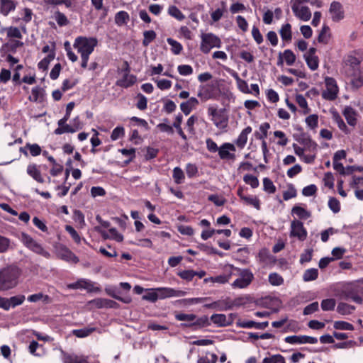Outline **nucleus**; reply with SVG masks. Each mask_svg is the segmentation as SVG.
<instances>
[{
	"mask_svg": "<svg viewBox=\"0 0 363 363\" xmlns=\"http://www.w3.org/2000/svg\"><path fill=\"white\" fill-rule=\"evenodd\" d=\"M175 319L179 321L186 322L181 323L180 326L182 328H189L194 330L211 325V321L207 315L198 318L194 313L186 314L180 313L175 314Z\"/></svg>",
	"mask_w": 363,
	"mask_h": 363,
	"instance_id": "obj_1",
	"label": "nucleus"
},
{
	"mask_svg": "<svg viewBox=\"0 0 363 363\" xmlns=\"http://www.w3.org/2000/svg\"><path fill=\"white\" fill-rule=\"evenodd\" d=\"M21 275L20 269L13 266H9L0 270V291H6L14 288Z\"/></svg>",
	"mask_w": 363,
	"mask_h": 363,
	"instance_id": "obj_2",
	"label": "nucleus"
},
{
	"mask_svg": "<svg viewBox=\"0 0 363 363\" xmlns=\"http://www.w3.org/2000/svg\"><path fill=\"white\" fill-rule=\"evenodd\" d=\"M228 267L233 269L235 274L233 276L239 277L231 284L233 289H245L254 280V274L250 269H241L232 264L228 265Z\"/></svg>",
	"mask_w": 363,
	"mask_h": 363,
	"instance_id": "obj_3",
	"label": "nucleus"
},
{
	"mask_svg": "<svg viewBox=\"0 0 363 363\" xmlns=\"http://www.w3.org/2000/svg\"><path fill=\"white\" fill-rule=\"evenodd\" d=\"M219 95L220 89L217 82H211L199 86L197 96L201 101L217 99Z\"/></svg>",
	"mask_w": 363,
	"mask_h": 363,
	"instance_id": "obj_4",
	"label": "nucleus"
},
{
	"mask_svg": "<svg viewBox=\"0 0 363 363\" xmlns=\"http://www.w3.org/2000/svg\"><path fill=\"white\" fill-rule=\"evenodd\" d=\"M98 45V40L95 37L78 36L75 38L73 47L78 53H92Z\"/></svg>",
	"mask_w": 363,
	"mask_h": 363,
	"instance_id": "obj_5",
	"label": "nucleus"
},
{
	"mask_svg": "<svg viewBox=\"0 0 363 363\" xmlns=\"http://www.w3.org/2000/svg\"><path fill=\"white\" fill-rule=\"evenodd\" d=\"M200 50L208 54L213 48H220L222 45L221 40L213 33H205L201 35Z\"/></svg>",
	"mask_w": 363,
	"mask_h": 363,
	"instance_id": "obj_6",
	"label": "nucleus"
},
{
	"mask_svg": "<svg viewBox=\"0 0 363 363\" xmlns=\"http://www.w3.org/2000/svg\"><path fill=\"white\" fill-rule=\"evenodd\" d=\"M363 288L357 284H348L342 291V296L346 300H351L357 303H362Z\"/></svg>",
	"mask_w": 363,
	"mask_h": 363,
	"instance_id": "obj_7",
	"label": "nucleus"
},
{
	"mask_svg": "<svg viewBox=\"0 0 363 363\" xmlns=\"http://www.w3.org/2000/svg\"><path fill=\"white\" fill-rule=\"evenodd\" d=\"M208 114L211 116V121L217 128L221 129L227 127L228 118L225 115V110L224 108L218 110L213 106H209L208 108Z\"/></svg>",
	"mask_w": 363,
	"mask_h": 363,
	"instance_id": "obj_8",
	"label": "nucleus"
},
{
	"mask_svg": "<svg viewBox=\"0 0 363 363\" xmlns=\"http://www.w3.org/2000/svg\"><path fill=\"white\" fill-rule=\"evenodd\" d=\"M326 89L323 91L322 97L326 100L334 101L338 94V86L336 80L330 77L325 78Z\"/></svg>",
	"mask_w": 363,
	"mask_h": 363,
	"instance_id": "obj_9",
	"label": "nucleus"
},
{
	"mask_svg": "<svg viewBox=\"0 0 363 363\" xmlns=\"http://www.w3.org/2000/svg\"><path fill=\"white\" fill-rule=\"evenodd\" d=\"M238 305H240V303L238 302V299L233 301L230 299H226L218 300L211 303H206L203 305V307L206 308L216 309L218 311H227L232 309L234 306Z\"/></svg>",
	"mask_w": 363,
	"mask_h": 363,
	"instance_id": "obj_10",
	"label": "nucleus"
},
{
	"mask_svg": "<svg viewBox=\"0 0 363 363\" xmlns=\"http://www.w3.org/2000/svg\"><path fill=\"white\" fill-rule=\"evenodd\" d=\"M307 230L304 228L303 224L301 221L298 220H294L291 223V237H296L300 241H303L307 238Z\"/></svg>",
	"mask_w": 363,
	"mask_h": 363,
	"instance_id": "obj_11",
	"label": "nucleus"
},
{
	"mask_svg": "<svg viewBox=\"0 0 363 363\" xmlns=\"http://www.w3.org/2000/svg\"><path fill=\"white\" fill-rule=\"evenodd\" d=\"M329 13L334 22H339L345 18L343 6L339 1H334L330 4Z\"/></svg>",
	"mask_w": 363,
	"mask_h": 363,
	"instance_id": "obj_12",
	"label": "nucleus"
},
{
	"mask_svg": "<svg viewBox=\"0 0 363 363\" xmlns=\"http://www.w3.org/2000/svg\"><path fill=\"white\" fill-rule=\"evenodd\" d=\"M158 291L160 299H164L170 297H180L186 295V292L182 290H177L169 287H161L156 289Z\"/></svg>",
	"mask_w": 363,
	"mask_h": 363,
	"instance_id": "obj_13",
	"label": "nucleus"
},
{
	"mask_svg": "<svg viewBox=\"0 0 363 363\" xmlns=\"http://www.w3.org/2000/svg\"><path fill=\"white\" fill-rule=\"evenodd\" d=\"M235 150L236 149L233 144L225 143L219 147L218 155L221 160H234L235 155L231 153L230 151L235 152Z\"/></svg>",
	"mask_w": 363,
	"mask_h": 363,
	"instance_id": "obj_14",
	"label": "nucleus"
},
{
	"mask_svg": "<svg viewBox=\"0 0 363 363\" xmlns=\"http://www.w3.org/2000/svg\"><path fill=\"white\" fill-rule=\"evenodd\" d=\"M316 51V48H311L304 55L306 64L312 71L316 70L319 66V59L318 57L315 55Z\"/></svg>",
	"mask_w": 363,
	"mask_h": 363,
	"instance_id": "obj_15",
	"label": "nucleus"
},
{
	"mask_svg": "<svg viewBox=\"0 0 363 363\" xmlns=\"http://www.w3.org/2000/svg\"><path fill=\"white\" fill-rule=\"evenodd\" d=\"M294 138L297 142H298L300 144L304 145V147L310 150V151H315L317 149V144L315 142L312 140L311 137L306 133L301 132L298 135H294Z\"/></svg>",
	"mask_w": 363,
	"mask_h": 363,
	"instance_id": "obj_16",
	"label": "nucleus"
},
{
	"mask_svg": "<svg viewBox=\"0 0 363 363\" xmlns=\"http://www.w3.org/2000/svg\"><path fill=\"white\" fill-rule=\"evenodd\" d=\"M345 63L346 66L345 69L347 74L352 72H354V74L359 72L360 61L357 57L352 55H348L345 61Z\"/></svg>",
	"mask_w": 363,
	"mask_h": 363,
	"instance_id": "obj_17",
	"label": "nucleus"
},
{
	"mask_svg": "<svg viewBox=\"0 0 363 363\" xmlns=\"http://www.w3.org/2000/svg\"><path fill=\"white\" fill-rule=\"evenodd\" d=\"M62 361L64 363H89V357L77 355L62 352Z\"/></svg>",
	"mask_w": 363,
	"mask_h": 363,
	"instance_id": "obj_18",
	"label": "nucleus"
},
{
	"mask_svg": "<svg viewBox=\"0 0 363 363\" xmlns=\"http://www.w3.org/2000/svg\"><path fill=\"white\" fill-rule=\"evenodd\" d=\"M137 82L136 76L128 73H124L123 77L116 81V85L122 88H129Z\"/></svg>",
	"mask_w": 363,
	"mask_h": 363,
	"instance_id": "obj_19",
	"label": "nucleus"
},
{
	"mask_svg": "<svg viewBox=\"0 0 363 363\" xmlns=\"http://www.w3.org/2000/svg\"><path fill=\"white\" fill-rule=\"evenodd\" d=\"M63 121L62 119H60L57 122L58 127L54 130L55 135H62L65 133H73L81 128L80 127H72L67 124V121Z\"/></svg>",
	"mask_w": 363,
	"mask_h": 363,
	"instance_id": "obj_20",
	"label": "nucleus"
},
{
	"mask_svg": "<svg viewBox=\"0 0 363 363\" xmlns=\"http://www.w3.org/2000/svg\"><path fill=\"white\" fill-rule=\"evenodd\" d=\"M17 6L14 0H0V13L6 16L11 11H13Z\"/></svg>",
	"mask_w": 363,
	"mask_h": 363,
	"instance_id": "obj_21",
	"label": "nucleus"
},
{
	"mask_svg": "<svg viewBox=\"0 0 363 363\" xmlns=\"http://www.w3.org/2000/svg\"><path fill=\"white\" fill-rule=\"evenodd\" d=\"M269 325V322H262L258 323L253 320H244L239 321L238 323V326L242 328H255L256 329L264 330Z\"/></svg>",
	"mask_w": 363,
	"mask_h": 363,
	"instance_id": "obj_22",
	"label": "nucleus"
},
{
	"mask_svg": "<svg viewBox=\"0 0 363 363\" xmlns=\"http://www.w3.org/2000/svg\"><path fill=\"white\" fill-rule=\"evenodd\" d=\"M199 104V102L196 98L191 97L189 100L180 104V108L186 116H188L194 108H196Z\"/></svg>",
	"mask_w": 363,
	"mask_h": 363,
	"instance_id": "obj_23",
	"label": "nucleus"
},
{
	"mask_svg": "<svg viewBox=\"0 0 363 363\" xmlns=\"http://www.w3.org/2000/svg\"><path fill=\"white\" fill-rule=\"evenodd\" d=\"M252 129L250 126H247L244 128L238 138L235 141V145L240 149L244 148L247 142V135L252 132Z\"/></svg>",
	"mask_w": 363,
	"mask_h": 363,
	"instance_id": "obj_24",
	"label": "nucleus"
},
{
	"mask_svg": "<svg viewBox=\"0 0 363 363\" xmlns=\"http://www.w3.org/2000/svg\"><path fill=\"white\" fill-rule=\"evenodd\" d=\"M59 256L62 259L67 262L77 263L79 261V258L66 247L61 249V251L59 252Z\"/></svg>",
	"mask_w": 363,
	"mask_h": 363,
	"instance_id": "obj_25",
	"label": "nucleus"
},
{
	"mask_svg": "<svg viewBox=\"0 0 363 363\" xmlns=\"http://www.w3.org/2000/svg\"><path fill=\"white\" fill-rule=\"evenodd\" d=\"M235 274L233 269H230L228 266L225 269V273L212 278L213 282L225 284L230 281L233 274Z\"/></svg>",
	"mask_w": 363,
	"mask_h": 363,
	"instance_id": "obj_26",
	"label": "nucleus"
},
{
	"mask_svg": "<svg viewBox=\"0 0 363 363\" xmlns=\"http://www.w3.org/2000/svg\"><path fill=\"white\" fill-rule=\"evenodd\" d=\"M293 12L297 18L303 21H308L311 17V12L308 6L296 7V10Z\"/></svg>",
	"mask_w": 363,
	"mask_h": 363,
	"instance_id": "obj_27",
	"label": "nucleus"
},
{
	"mask_svg": "<svg viewBox=\"0 0 363 363\" xmlns=\"http://www.w3.org/2000/svg\"><path fill=\"white\" fill-rule=\"evenodd\" d=\"M343 116H345L347 123L350 125L354 126L357 123L356 112L350 106H347L343 111Z\"/></svg>",
	"mask_w": 363,
	"mask_h": 363,
	"instance_id": "obj_28",
	"label": "nucleus"
},
{
	"mask_svg": "<svg viewBox=\"0 0 363 363\" xmlns=\"http://www.w3.org/2000/svg\"><path fill=\"white\" fill-rule=\"evenodd\" d=\"M27 173L36 182L43 183L44 179L36 164H29L27 167Z\"/></svg>",
	"mask_w": 363,
	"mask_h": 363,
	"instance_id": "obj_29",
	"label": "nucleus"
},
{
	"mask_svg": "<svg viewBox=\"0 0 363 363\" xmlns=\"http://www.w3.org/2000/svg\"><path fill=\"white\" fill-rule=\"evenodd\" d=\"M27 300L29 302L32 303H35L39 301H42L45 303H51L52 301V298L50 296L44 294L41 292L28 296Z\"/></svg>",
	"mask_w": 363,
	"mask_h": 363,
	"instance_id": "obj_30",
	"label": "nucleus"
},
{
	"mask_svg": "<svg viewBox=\"0 0 363 363\" xmlns=\"http://www.w3.org/2000/svg\"><path fill=\"white\" fill-rule=\"evenodd\" d=\"M210 320L219 327L229 325V322L227 321V316L225 314H213L211 316Z\"/></svg>",
	"mask_w": 363,
	"mask_h": 363,
	"instance_id": "obj_31",
	"label": "nucleus"
},
{
	"mask_svg": "<svg viewBox=\"0 0 363 363\" xmlns=\"http://www.w3.org/2000/svg\"><path fill=\"white\" fill-rule=\"evenodd\" d=\"M279 33L283 40L289 42L292 38L291 26L290 23L284 24L280 30Z\"/></svg>",
	"mask_w": 363,
	"mask_h": 363,
	"instance_id": "obj_32",
	"label": "nucleus"
},
{
	"mask_svg": "<svg viewBox=\"0 0 363 363\" xmlns=\"http://www.w3.org/2000/svg\"><path fill=\"white\" fill-rule=\"evenodd\" d=\"M291 213L296 215L299 219L302 220H306L311 216L308 211L298 206H294L292 208Z\"/></svg>",
	"mask_w": 363,
	"mask_h": 363,
	"instance_id": "obj_33",
	"label": "nucleus"
},
{
	"mask_svg": "<svg viewBox=\"0 0 363 363\" xmlns=\"http://www.w3.org/2000/svg\"><path fill=\"white\" fill-rule=\"evenodd\" d=\"M330 38V28L327 25H323L318 36V41L320 43L328 44Z\"/></svg>",
	"mask_w": 363,
	"mask_h": 363,
	"instance_id": "obj_34",
	"label": "nucleus"
},
{
	"mask_svg": "<svg viewBox=\"0 0 363 363\" xmlns=\"http://www.w3.org/2000/svg\"><path fill=\"white\" fill-rule=\"evenodd\" d=\"M354 310V306L343 302H340L337 307V312L343 315H350Z\"/></svg>",
	"mask_w": 363,
	"mask_h": 363,
	"instance_id": "obj_35",
	"label": "nucleus"
},
{
	"mask_svg": "<svg viewBox=\"0 0 363 363\" xmlns=\"http://www.w3.org/2000/svg\"><path fill=\"white\" fill-rule=\"evenodd\" d=\"M347 75L351 77L350 83L354 88L358 89L363 86V76L360 74V72L357 74L352 72L347 74Z\"/></svg>",
	"mask_w": 363,
	"mask_h": 363,
	"instance_id": "obj_36",
	"label": "nucleus"
},
{
	"mask_svg": "<svg viewBox=\"0 0 363 363\" xmlns=\"http://www.w3.org/2000/svg\"><path fill=\"white\" fill-rule=\"evenodd\" d=\"M96 330V328L88 327L81 329L74 330L72 334L79 338H84L90 335L92 333Z\"/></svg>",
	"mask_w": 363,
	"mask_h": 363,
	"instance_id": "obj_37",
	"label": "nucleus"
},
{
	"mask_svg": "<svg viewBox=\"0 0 363 363\" xmlns=\"http://www.w3.org/2000/svg\"><path fill=\"white\" fill-rule=\"evenodd\" d=\"M172 178L177 184H182L184 182L185 174L179 167H176L173 169Z\"/></svg>",
	"mask_w": 363,
	"mask_h": 363,
	"instance_id": "obj_38",
	"label": "nucleus"
},
{
	"mask_svg": "<svg viewBox=\"0 0 363 363\" xmlns=\"http://www.w3.org/2000/svg\"><path fill=\"white\" fill-rule=\"evenodd\" d=\"M130 19V16L128 12L125 11H120L116 13L115 16V23L118 26H123L126 24Z\"/></svg>",
	"mask_w": 363,
	"mask_h": 363,
	"instance_id": "obj_39",
	"label": "nucleus"
},
{
	"mask_svg": "<svg viewBox=\"0 0 363 363\" xmlns=\"http://www.w3.org/2000/svg\"><path fill=\"white\" fill-rule=\"evenodd\" d=\"M28 249L36 254L44 256L45 257H48L50 256V253L45 251L42 247V245L40 243L37 242L35 240L29 246Z\"/></svg>",
	"mask_w": 363,
	"mask_h": 363,
	"instance_id": "obj_40",
	"label": "nucleus"
},
{
	"mask_svg": "<svg viewBox=\"0 0 363 363\" xmlns=\"http://www.w3.org/2000/svg\"><path fill=\"white\" fill-rule=\"evenodd\" d=\"M333 119L337 124L338 128L342 131H343L346 134L350 133V130L348 129L344 121L337 111L333 113Z\"/></svg>",
	"mask_w": 363,
	"mask_h": 363,
	"instance_id": "obj_41",
	"label": "nucleus"
},
{
	"mask_svg": "<svg viewBox=\"0 0 363 363\" xmlns=\"http://www.w3.org/2000/svg\"><path fill=\"white\" fill-rule=\"evenodd\" d=\"M31 96H29L30 101L37 102L42 101L43 99V89L39 86H35L32 89Z\"/></svg>",
	"mask_w": 363,
	"mask_h": 363,
	"instance_id": "obj_42",
	"label": "nucleus"
},
{
	"mask_svg": "<svg viewBox=\"0 0 363 363\" xmlns=\"http://www.w3.org/2000/svg\"><path fill=\"white\" fill-rule=\"evenodd\" d=\"M167 13L169 16L179 21H183L185 18V16L183 13L174 5L169 6Z\"/></svg>",
	"mask_w": 363,
	"mask_h": 363,
	"instance_id": "obj_43",
	"label": "nucleus"
},
{
	"mask_svg": "<svg viewBox=\"0 0 363 363\" xmlns=\"http://www.w3.org/2000/svg\"><path fill=\"white\" fill-rule=\"evenodd\" d=\"M270 128V125L269 123H264L259 126V131H256L255 133V137L257 140H264L267 137V131Z\"/></svg>",
	"mask_w": 363,
	"mask_h": 363,
	"instance_id": "obj_44",
	"label": "nucleus"
},
{
	"mask_svg": "<svg viewBox=\"0 0 363 363\" xmlns=\"http://www.w3.org/2000/svg\"><path fill=\"white\" fill-rule=\"evenodd\" d=\"M245 204L250 205L255 208L257 210H260V200L256 196H245L242 200Z\"/></svg>",
	"mask_w": 363,
	"mask_h": 363,
	"instance_id": "obj_45",
	"label": "nucleus"
},
{
	"mask_svg": "<svg viewBox=\"0 0 363 363\" xmlns=\"http://www.w3.org/2000/svg\"><path fill=\"white\" fill-rule=\"evenodd\" d=\"M333 168L341 175H350L352 174L353 167H345L340 162L333 161Z\"/></svg>",
	"mask_w": 363,
	"mask_h": 363,
	"instance_id": "obj_46",
	"label": "nucleus"
},
{
	"mask_svg": "<svg viewBox=\"0 0 363 363\" xmlns=\"http://www.w3.org/2000/svg\"><path fill=\"white\" fill-rule=\"evenodd\" d=\"M167 41L171 45V51L174 55H179L183 50L182 45L172 38H168Z\"/></svg>",
	"mask_w": 363,
	"mask_h": 363,
	"instance_id": "obj_47",
	"label": "nucleus"
},
{
	"mask_svg": "<svg viewBox=\"0 0 363 363\" xmlns=\"http://www.w3.org/2000/svg\"><path fill=\"white\" fill-rule=\"evenodd\" d=\"M69 287L72 289H84L87 290H91L93 284L90 281L80 279L78 280L77 282L71 284Z\"/></svg>",
	"mask_w": 363,
	"mask_h": 363,
	"instance_id": "obj_48",
	"label": "nucleus"
},
{
	"mask_svg": "<svg viewBox=\"0 0 363 363\" xmlns=\"http://www.w3.org/2000/svg\"><path fill=\"white\" fill-rule=\"evenodd\" d=\"M243 181L246 184L250 185L252 189L257 188L259 185L258 178L256 176L250 174L244 175Z\"/></svg>",
	"mask_w": 363,
	"mask_h": 363,
	"instance_id": "obj_49",
	"label": "nucleus"
},
{
	"mask_svg": "<svg viewBox=\"0 0 363 363\" xmlns=\"http://www.w3.org/2000/svg\"><path fill=\"white\" fill-rule=\"evenodd\" d=\"M335 306L336 301L333 298L323 299L320 303L321 308L324 311H333Z\"/></svg>",
	"mask_w": 363,
	"mask_h": 363,
	"instance_id": "obj_50",
	"label": "nucleus"
},
{
	"mask_svg": "<svg viewBox=\"0 0 363 363\" xmlns=\"http://www.w3.org/2000/svg\"><path fill=\"white\" fill-rule=\"evenodd\" d=\"M318 277V271L317 269L311 268L306 269L303 275V279L305 281H311L315 280Z\"/></svg>",
	"mask_w": 363,
	"mask_h": 363,
	"instance_id": "obj_51",
	"label": "nucleus"
},
{
	"mask_svg": "<svg viewBox=\"0 0 363 363\" xmlns=\"http://www.w3.org/2000/svg\"><path fill=\"white\" fill-rule=\"evenodd\" d=\"M54 18L59 26L62 27L69 24V20L67 16L59 10L55 12Z\"/></svg>",
	"mask_w": 363,
	"mask_h": 363,
	"instance_id": "obj_52",
	"label": "nucleus"
},
{
	"mask_svg": "<svg viewBox=\"0 0 363 363\" xmlns=\"http://www.w3.org/2000/svg\"><path fill=\"white\" fill-rule=\"evenodd\" d=\"M143 36V45L147 47L156 38L157 35L153 30H150L144 31Z\"/></svg>",
	"mask_w": 363,
	"mask_h": 363,
	"instance_id": "obj_53",
	"label": "nucleus"
},
{
	"mask_svg": "<svg viewBox=\"0 0 363 363\" xmlns=\"http://www.w3.org/2000/svg\"><path fill=\"white\" fill-rule=\"evenodd\" d=\"M333 328L335 330H353L354 325L348 322L337 320L335 321L333 324Z\"/></svg>",
	"mask_w": 363,
	"mask_h": 363,
	"instance_id": "obj_54",
	"label": "nucleus"
},
{
	"mask_svg": "<svg viewBox=\"0 0 363 363\" xmlns=\"http://www.w3.org/2000/svg\"><path fill=\"white\" fill-rule=\"evenodd\" d=\"M177 275L186 281H191L196 277V271L193 269L182 270L177 273Z\"/></svg>",
	"mask_w": 363,
	"mask_h": 363,
	"instance_id": "obj_55",
	"label": "nucleus"
},
{
	"mask_svg": "<svg viewBox=\"0 0 363 363\" xmlns=\"http://www.w3.org/2000/svg\"><path fill=\"white\" fill-rule=\"evenodd\" d=\"M236 82L238 84V88L241 92L244 94L252 93V91L249 89L247 82L244 79H240L238 74H236Z\"/></svg>",
	"mask_w": 363,
	"mask_h": 363,
	"instance_id": "obj_56",
	"label": "nucleus"
},
{
	"mask_svg": "<svg viewBox=\"0 0 363 363\" xmlns=\"http://www.w3.org/2000/svg\"><path fill=\"white\" fill-rule=\"evenodd\" d=\"M263 189L268 194H274L277 189L269 178L264 177L263 179Z\"/></svg>",
	"mask_w": 363,
	"mask_h": 363,
	"instance_id": "obj_57",
	"label": "nucleus"
},
{
	"mask_svg": "<svg viewBox=\"0 0 363 363\" xmlns=\"http://www.w3.org/2000/svg\"><path fill=\"white\" fill-rule=\"evenodd\" d=\"M25 299L26 297L24 295L11 296L9 298V304L10 305V308H15L21 305L24 302Z\"/></svg>",
	"mask_w": 363,
	"mask_h": 363,
	"instance_id": "obj_58",
	"label": "nucleus"
},
{
	"mask_svg": "<svg viewBox=\"0 0 363 363\" xmlns=\"http://www.w3.org/2000/svg\"><path fill=\"white\" fill-rule=\"evenodd\" d=\"M223 8H218L211 13V18L213 22H218L223 17L225 11V3L222 1Z\"/></svg>",
	"mask_w": 363,
	"mask_h": 363,
	"instance_id": "obj_59",
	"label": "nucleus"
},
{
	"mask_svg": "<svg viewBox=\"0 0 363 363\" xmlns=\"http://www.w3.org/2000/svg\"><path fill=\"white\" fill-rule=\"evenodd\" d=\"M263 363H286V361L281 354H277L264 358Z\"/></svg>",
	"mask_w": 363,
	"mask_h": 363,
	"instance_id": "obj_60",
	"label": "nucleus"
},
{
	"mask_svg": "<svg viewBox=\"0 0 363 363\" xmlns=\"http://www.w3.org/2000/svg\"><path fill=\"white\" fill-rule=\"evenodd\" d=\"M296 101L301 108L304 109V114H307L310 112L311 110L308 106L307 101L303 95L297 94L296 96Z\"/></svg>",
	"mask_w": 363,
	"mask_h": 363,
	"instance_id": "obj_61",
	"label": "nucleus"
},
{
	"mask_svg": "<svg viewBox=\"0 0 363 363\" xmlns=\"http://www.w3.org/2000/svg\"><path fill=\"white\" fill-rule=\"evenodd\" d=\"M269 282L273 286H280L284 283V279L279 274L274 272L269 274Z\"/></svg>",
	"mask_w": 363,
	"mask_h": 363,
	"instance_id": "obj_62",
	"label": "nucleus"
},
{
	"mask_svg": "<svg viewBox=\"0 0 363 363\" xmlns=\"http://www.w3.org/2000/svg\"><path fill=\"white\" fill-rule=\"evenodd\" d=\"M282 55L287 65L291 66L295 62L296 57L291 50H285Z\"/></svg>",
	"mask_w": 363,
	"mask_h": 363,
	"instance_id": "obj_63",
	"label": "nucleus"
},
{
	"mask_svg": "<svg viewBox=\"0 0 363 363\" xmlns=\"http://www.w3.org/2000/svg\"><path fill=\"white\" fill-rule=\"evenodd\" d=\"M186 173L189 178H193L198 174V167L195 164L188 163L186 165Z\"/></svg>",
	"mask_w": 363,
	"mask_h": 363,
	"instance_id": "obj_64",
	"label": "nucleus"
}]
</instances>
